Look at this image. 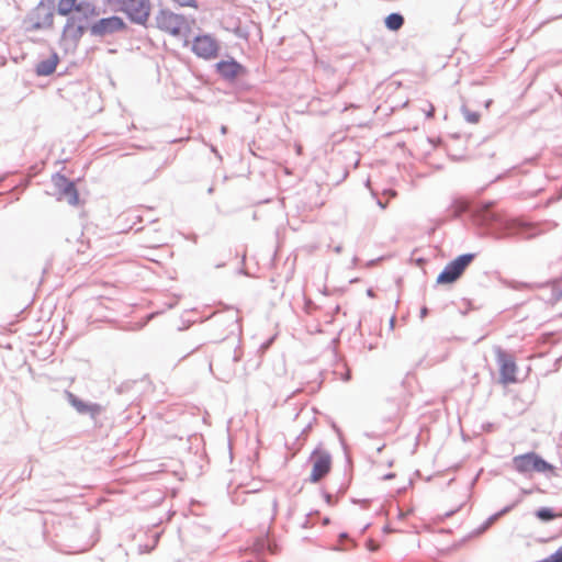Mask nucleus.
Masks as SVG:
<instances>
[{"label": "nucleus", "instance_id": "nucleus-1", "mask_svg": "<svg viewBox=\"0 0 562 562\" xmlns=\"http://www.w3.org/2000/svg\"><path fill=\"white\" fill-rule=\"evenodd\" d=\"M451 211L453 218L469 214L479 235L495 240H532L546 233L542 223L530 222L521 216L499 214L493 210L492 203L472 205L465 200H454Z\"/></svg>", "mask_w": 562, "mask_h": 562}, {"label": "nucleus", "instance_id": "nucleus-2", "mask_svg": "<svg viewBox=\"0 0 562 562\" xmlns=\"http://www.w3.org/2000/svg\"><path fill=\"white\" fill-rule=\"evenodd\" d=\"M99 15L100 10L95 4L89 1H80L77 11L67 18L61 40L77 47L85 33L89 32V27L92 24L91 19Z\"/></svg>", "mask_w": 562, "mask_h": 562}, {"label": "nucleus", "instance_id": "nucleus-3", "mask_svg": "<svg viewBox=\"0 0 562 562\" xmlns=\"http://www.w3.org/2000/svg\"><path fill=\"white\" fill-rule=\"evenodd\" d=\"M56 3L54 0H41L23 21L27 33L43 29H50L54 24Z\"/></svg>", "mask_w": 562, "mask_h": 562}, {"label": "nucleus", "instance_id": "nucleus-4", "mask_svg": "<svg viewBox=\"0 0 562 562\" xmlns=\"http://www.w3.org/2000/svg\"><path fill=\"white\" fill-rule=\"evenodd\" d=\"M117 9L132 23L147 27L151 11L150 0H123Z\"/></svg>", "mask_w": 562, "mask_h": 562}, {"label": "nucleus", "instance_id": "nucleus-5", "mask_svg": "<svg viewBox=\"0 0 562 562\" xmlns=\"http://www.w3.org/2000/svg\"><path fill=\"white\" fill-rule=\"evenodd\" d=\"M513 467L521 474H528L531 472L546 473L553 471V465L535 452H527L525 454L514 457Z\"/></svg>", "mask_w": 562, "mask_h": 562}, {"label": "nucleus", "instance_id": "nucleus-6", "mask_svg": "<svg viewBox=\"0 0 562 562\" xmlns=\"http://www.w3.org/2000/svg\"><path fill=\"white\" fill-rule=\"evenodd\" d=\"M475 254H462L451 260L437 277L438 284H451L456 282L474 260Z\"/></svg>", "mask_w": 562, "mask_h": 562}, {"label": "nucleus", "instance_id": "nucleus-7", "mask_svg": "<svg viewBox=\"0 0 562 562\" xmlns=\"http://www.w3.org/2000/svg\"><path fill=\"white\" fill-rule=\"evenodd\" d=\"M126 29L127 25L121 16L112 15L93 21L89 27V33L93 37L103 38L123 32Z\"/></svg>", "mask_w": 562, "mask_h": 562}, {"label": "nucleus", "instance_id": "nucleus-8", "mask_svg": "<svg viewBox=\"0 0 562 562\" xmlns=\"http://www.w3.org/2000/svg\"><path fill=\"white\" fill-rule=\"evenodd\" d=\"M186 24V18L168 9H160L155 16V26L160 31L177 36Z\"/></svg>", "mask_w": 562, "mask_h": 562}, {"label": "nucleus", "instance_id": "nucleus-9", "mask_svg": "<svg viewBox=\"0 0 562 562\" xmlns=\"http://www.w3.org/2000/svg\"><path fill=\"white\" fill-rule=\"evenodd\" d=\"M53 184L55 188V194L58 200H65L70 205H77L79 202V194L76 184L72 180L66 176L57 172L53 176Z\"/></svg>", "mask_w": 562, "mask_h": 562}, {"label": "nucleus", "instance_id": "nucleus-10", "mask_svg": "<svg viewBox=\"0 0 562 562\" xmlns=\"http://www.w3.org/2000/svg\"><path fill=\"white\" fill-rule=\"evenodd\" d=\"M310 460L313 462L310 482L318 483L330 472L331 456L328 451L317 448L312 452Z\"/></svg>", "mask_w": 562, "mask_h": 562}, {"label": "nucleus", "instance_id": "nucleus-11", "mask_svg": "<svg viewBox=\"0 0 562 562\" xmlns=\"http://www.w3.org/2000/svg\"><path fill=\"white\" fill-rule=\"evenodd\" d=\"M509 286L514 290H522V289H544L550 288L551 293L548 297L547 302L550 305H555L559 301L562 300V277L558 279H553L551 281L544 282V283H524V282H517V281H510Z\"/></svg>", "mask_w": 562, "mask_h": 562}, {"label": "nucleus", "instance_id": "nucleus-12", "mask_svg": "<svg viewBox=\"0 0 562 562\" xmlns=\"http://www.w3.org/2000/svg\"><path fill=\"white\" fill-rule=\"evenodd\" d=\"M496 360L499 366L501 382L503 384L515 383L517 366L514 357L502 348H497Z\"/></svg>", "mask_w": 562, "mask_h": 562}, {"label": "nucleus", "instance_id": "nucleus-13", "mask_svg": "<svg viewBox=\"0 0 562 562\" xmlns=\"http://www.w3.org/2000/svg\"><path fill=\"white\" fill-rule=\"evenodd\" d=\"M192 52L201 58L212 59L217 56V41L209 34L195 36L192 44Z\"/></svg>", "mask_w": 562, "mask_h": 562}, {"label": "nucleus", "instance_id": "nucleus-14", "mask_svg": "<svg viewBox=\"0 0 562 562\" xmlns=\"http://www.w3.org/2000/svg\"><path fill=\"white\" fill-rule=\"evenodd\" d=\"M68 403L81 415H88L93 422L104 411L103 406L98 403H89L80 400L77 395L69 391H65Z\"/></svg>", "mask_w": 562, "mask_h": 562}, {"label": "nucleus", "instance_id": "nucleus-15", "mask_svg": "<svg viewBox=\"0 0 562 562\" xmlns=\"http://www.w3.org/2000/svg\"><path fill=\"white\" fill-rule=\"evenodd\" d=\"M216 72L226 81L232 82L233 80L243 77L247 74L246 67H244L236 59L231 58L228 60H221L216 64Z\"/></svg>", "mask_w": 562, "mask_h": 562}, {"label": "nucleus", "instance_id": "nucleus-16", "mask_svg": "<svg viewBox=\"0 0 562 562\" xmlns=\"http://www.w3.org/2000/svg\"><path fill=\"white\" fill-rule=\"evenodd\" d=\"M58 63L59 56L56 52H53L47 59L37 63L35 72L37 76H49L55 72Z\"/></svg>", "mask_w": 562, "mask_h": 562}, {"label": "nucleus", "instance_id": "nucleus-17", "mask_svg": "<svg viewBox=\"0 0 562 562\" xmlns=\"http://www.w3.org/2000/svg\"><path fill=\"white\" fill-rule=\"evenodd\" d=\"M520 501L517 499L516 502H514L513 504L508 505V506H505L503 509H501L499 512L493 514L492 516H490L480 527H477L473 532L472 535L473 536H480L482 533H484L486 530H488L491 528V526L497 521L501 517H503L504 515H506L507 513H509Z\"/></svg>", "mask_w": 562, "mask_h": 562}, {"label": "nucleus", "instance_id": "nucleus-18", "mask_svg": "<svg viewBox=\"0 0 562 562\" xmlns=\"http://www.w3.org/2000/svg\"><path fill=\"white\" fill-rule=\"evenodd\" d=\"M520 501L517 499L516 502H514L513 504L508 505V506H505L503 509H501L499 512L493 514L492 516H490L480 527H477L473 532L472 535L473 536H480L482 533H484L486 530H488L491 528V526L497 521L501 517H503L504 515H506L507 513H509Z\"/></svg>", "mask_w": 562, "mask_h": 562}, {"label": "nucleus", "instance_id": "nucleus-19", "mask_svg": "<svg viewBox=\"0 0 562 562\" xmlns=\"http://www.w3.org/2000/svg\"><path fill=\"white\" fill-rule=\"evenodd\" d=\"M520 501L517 499L516 502H514L513 504L508 505V506H505L503 509H501L499 512L493 514L492 516H490L480 527H477L473 532L472 535L473 536H480L482 533H484L486 530H488L491 528V526L497 521L501 517H503L504 515H506L507 513H509Z\"/></svg>", "mask_w": 562, "mask_h": 562}, {"label": "nucleus", "instance_id": "nucleus-20", "mask_svg": "<svg viewBox=\"0 0 562 562\" xmlns=\"http://www.w3.org/2000/svg\"><path fill=\"white\" fill-rule=\"evenodd\" d=\"M80 1L78 0H59L56 4L55 11L63 16H70L79 8Z\"/></svg>", "mask_w": 562, "mask_h": 562}, {"label": "nucleus", "instance_id": "nucleus-21", "mask_svg": "<svg viewBox=\"0 0 562 562\" xmlns=\"http://www.w3.org/2000/svg\"><path fill=\"white\" fill-rule=\"evenodd\" d=\"M404 16L398 12L390 13L384 20L385 27L390 31H398L404 25Z\"/></svg>", "mask_w": 562, "mask_h": 562}, {"label": "nucleus", "instance_id": "nucleus-22", "mask_svg": "<svg viewBox=\"0 0 562 562\" xmlns=\"http://www.w3.org/2000/svg\"><path fill=\"white\" fill-rule=\"evenodd\" d=\"M536 517L544 522L551 521L558 517L554 510L550 507H540L535 513Z\"/></svg>", "mask_w": 562, "mask_h": 562}, {"label": "nucleus", "instance_id": "nucleus-23", "mask_svg": "<svg viewBox=\"0 0 562 562\" xmlns=\"http://www.w3.org/2000/svg\"><path fill=\"white\" fill-rule=\"evenodd\" d=\"M461 112H462L465 121L471 124H476L480 121V117H481L480 113L469 110L465 105L461 106Z\"/></svg>", "mask_w": 562, "mask_h": 562}, {"label": "nucleus", "instance_id": "nucleus-24", "mask_svg": "<svg viewBox=\"0 0 562 562\" xmlns=\"http://www.w3.org/2000/svg\"><path fill=\"white\" fill-rule=\"evenodd\" d=\"M538 562H562V550L559 548L554 553Z\"/></svg>", "mask_w": 562, "mask_h": 562}, {"label": "nucleus", "instance_id": "nucleus-25", "mask_svg": "<svg viewBox=\"0 0 562 562\" xmlns=\"http://www.w3.org/2000/svg\"><path fill=\"white\" fill-rule=\"evenodd\" d=\"M134 384L135 382H125L119 385L115 390L119 394H122L127 392Z\"/></svg>", "mask_w": 562, "mask_h": 562}, {"label": "nucleus", "instance_id": "nucleus-26", "mask_svg": "<svg viewBox=\"0 0 562 562\" xmlns=\"http://www.w3.org/2000/svg\"><path fill=\"white\" fill-rule=\"evenodd\" d=\"M172 1L176 2L177 4H179L180 7L196 8V1L195 0H172Z\"/></svg>", "mask_w": 562, "mask_h": 562}, {"label": "nucleus", "instance_id": "nucleus-27", "mask_svg": "<svg viewBox=\"0 0 562 562\" xmlns=\"http://www.w3.org/2000/svg\"><path fill=\"white\" fill-rule=\"evenodd\" d=\"M324 498H325L326 503L330 506L335 505V503H336L330 493L324 492Z\"/></svg>", "mask_w": 562, "mask_h": 562}, {"label": "nucleus", "instance_id": "nucleus-28", "mask_svg": "<svg viewBox=\"0 0 562 562\" xmlns=\"http://www.w3.org/2000/svg\"><path fill=\"white\" fill-rule=\"evenodd\" d=\"M123 0H104L105 3L109 5H115L119 8V5L122 3Z\"/></svg>", "mask_w": 562, "mask_h": 562}, {"label": "nucleus", "instance_id": "nucleus-29", "mask_svg": "<svg viewBox=\"0 0 562 562\" xmlns=\"http://www.w3.org/2000/svg\"><path fill=\"white\" fill-rule=\"evenodd\" d=\"M429 314V310L427 306H423L420 308V318H425Z\"/></svg>", "mask_w": 562, "mask_h": 562}, {"label": "nucleus", "instance_id": "nucleus-30", "mask_svg": "<svg viewBox=\"0 0 562 562\" xmlns=\"http://www.w3.org/2000/svg\"><path fill=\"white\" fill-rule=\"evenodd\" d=\"M348 539H349V536H348V533H347V532H341V533L339 535V540H340V541L348 540Z\"/></svg>", "mask_w": 562, "mask_h": 562}, {"label": "nucleus", "instance_id": "nucleus-31", "mask_svg": "<svg viewBox=\"0 0 562 562\" xmlns=\"http://www.w3.org/2000/svg\"><path fill=\"white\" fill-rule=\"evenodd\" d=\"M355 503H360L362 505V507H367L369 505V501L368 499H362V501H353Z\"/></svg>", "mask_w": 562, "mask_h": 562}, {"label": "nucleus", "instance_id": "nucleus-32", "mask_svg": "<svg viewBox=\"0 0 562 562\" xmlns=\"http://www.w3.org/2000/svg\"><path fill=\"white\" fill-rule=\"evenodd\" d=\"M394 476H395V474H394V473H389V474L384 475V476H383V479H384V480H391V479H393Z\"/></svg>", "mask_w": 562, "mask_h": 562}, {"label": "nucleus", "instance_id": "nucleus-33", "mask_svg": "<svg viewBox=\"0 0 562 562\" xmlns=\"http://www.w3.org/2000/svg\"><path fill=\"white\" fill-rule=\"evenodd\" d=\"M239 360H240V356H239V355H237V352L235 351V355H234V357H233V361H234V362H238Z\"/></svg>", "mask_w": 562, "mask_h": 562}, {"label": "nucleus", "instance_id": "nucleus-34", "mask_svg": "<svg viewBox=\"0 0 562 562\" xmlns=\"http://www.w3.org/2000/svg\"><path fill=\"white\" fill-rule=\"evenodd\" d=\"M221 133L222 134H226L227 133V127L225 125H222Z\"/></svg>", "mask_w": 562, "mask_h": 562}, {"label": "nucleus", "instance_id": "nucleus-35", "mask_svg": "<svg viewBox=\"0 0 562 562\" xmlns=\"http://www.w3.org/2000/svg\"><path fill=\"white\" fill-rule=\"evenodd\" d=\"M341 250H342V247H341V246H337V247H335V251H336V252H338V254H339V252H341Z\"/></svg>", "mask_w": 562, "mask_h": 562}, {"label": "nucleus", "instance_id": "nucleus-36", "mask_svg": "<svg viewBox=\"0 0 562 562\" xmlns=\"http://www.w3.org/2000/svg\"><path fill=\"white\" fill-rule=\"evenodd\" d=\"M236 34H237L239 37H245V34H241V33L239 32V29H237Z\"/></svg>", "mask_w": 562, "mask_h": 562}, {"label": "nucleus", "instance_id": "nucleus-37", "mask_svg": "<svg viewBox=\"0 0 562 562\" xmlns=\"http://www.w3.org/2000/svg\"><path fill=\"white\" fill-rule=\"evenodd\" d=\"M367 293H368V295H369V296H372V295H373V291H372L371 289H369V290L367 291Z\"/></svg>", "mask_w": 562, "mask_h": 562}, {"label": "nucleus", "instance_id": "nucleus-38", "mask_svg": "<svg viewBox=\"0 0 562 562\" xmlns=\"http://www.w3.org/2000/svg\"><path fill=\"white\" fill-rule=\"evenodd\" d=\"M331 7H334V8L337 7V2L335 0L331 1Z\"/></svg>", "mask_w": 562, "mask_h": 562}, {"label": "nucleus", "instance_id": "nucleus-39", "mask_svg": "<svg viewBox=\"0 0 562 562\" xmlns=\"http://www.w3.org/2000/svg\"><path fill=\"white\" fill-rule=\"evenodd\" d=\"M350 379V374H345V380H349Z\"/></svg>", "mask_w": 562, "mask_h": 562}, {"label": "nucleus", "instance_id": "nucleus-40", "mask_svg": "<svg viewBox=\"0 0 562 562\" xmlns=\"http://www.w3.org/2000/svg\"><path fill=\"white\" fill-rule=\"evenodd\" d=\"M328 522H329V519H328V518H325V519H324V524L326 525V524H328Z\"/></svg>", "mask_w": 562, "mask_h": 562}, {"label": "nucleus", "instance_id": "nucleus-41", "mask_svg": "<svg viewBox=\"0 0 562 562\" xmlns=\"http://www.w3.org/2000/svg\"><path fill=\"white\" fill-rule=\"evenodd\" d=\"M200 346H201V345L195 346V348H193L191 352H193L194 350L199 349V347H200Z\"/></svg>", "mask_w": 562, "mask_h": 562}, {"label": "nucleus", "instance_id": "nucleus-42", "mask_svg": "<svg viewBox=\"0 0 562 562\" xmlns=\"http://www.w3.org/2000/svg\"><path fill=\"white\" fill-rule=\"evenodd\" d=\"M394 318H391L390 325L393 326Z\"/></svg>", "mask_w": 562, "mask_h": 562}, {"label": "nucleus", "instance_id": "nucleus-43", "mask_svg": "<svg viewBox=\"0 0 562 562\" xmlns=\"http://www.w3.org/2000/svg\"><path fill=\"white\" fill-rule=\"evenodd\" d=\"M432 112H434V110H431L430 112H428V116H431V115H432Z\"/></svg>", "mask_w": 562, "mask_h": 562}, {"label": "nucleus", "instance_id": "nucleus-44", "mask_svg": "<svg viewBox=\"0 0 562 562\" xmlns=\"http://www.w3.org/2000/svg\"><path fill=\"white\" fill-rule=\"evenodd\" d=\"M560 548H561V550H562V546H561Z\"/></svg>", "mask_w": 562, "mask_h": 562}]
</instances>
